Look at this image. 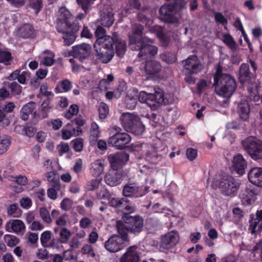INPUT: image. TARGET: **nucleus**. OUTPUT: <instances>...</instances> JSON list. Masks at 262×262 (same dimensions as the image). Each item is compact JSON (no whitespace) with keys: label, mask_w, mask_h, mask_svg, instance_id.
<instances>
[{"label":"nucleus","mask_w":262,"mask_h":262,"mask_svg":"<svg viewBox=\"0 0 262 262\" xmlns=\"http://www.w3.org/2000/svg\"><path fill=\"white\" fill-rule=\"evenodd\" d=\"M179 241L178 233L175 231L169 232L161 236L159 243L161 249H168L174 246Z\"/></svg>","instance_id":"2eb2a0df"},{"label":"nucleus","mask_w":262,"mask_h":262,"mask_svg":"<svg viewBox=\"0 0 262 262\" xmlns=\"http://www.w3.org/2000/svg\"><path fill=\"white\" fill-rule=\"evenodd\" d=\"M53 109V105L51 103L49 98L43 101L39 108V116L41 119L47 118L50 112Z\"/></svg>","instance_id":"bb28decb"},{"label":"nucleus","mask_w":262,"mask_h":262,"mask_svg":"<svg viewBox=\"0 0 262 262\" xmlns=\"http://www.w3.org/2000/svg\"><path fill=\"white\" fill-rule=\"evenodd\" d=\"M184 63V69L188 74H196L202 69V64L196 55L188 57Z\"/></svg>","instance_id":"dca6fc26"},{"label":"nucleus","mask_w":262,"mask_h":262,"mask_svg":"<svg viewBox=\"0 0 262 262\" xmlns=\"http://www.w3.org/2000/svg\"><path fill=\"white\" fill-rule=\"evenodd\" d=\"M242 145L252 159H262V141L255 137H249L242 141Z\"/></svg>","instance_id":"39448f33"},{"label":"nucleus","mask_w":262,"mask_h":262,"mask_svg":"<svg viewBox=\"0 0 262 262\" xmlns=\"http://www.w3.org/2000/svg\"><path fill=\"white\" fill-rule=\"evenodd\" d=\"M117 231L121 238L125 242L127 240V232H129L128 229V225L126 226L122 221H118L116 223Z\"/></svg>","instance_id":"4c0bfd02"},{"label":"nucleus","mask_w":262,"mask_h":262,"mask_svg":"<svg viewBox=\"0 0 262 262\" xmlns=\"http://www.w3.org/2000/svg\"><path fill=\"white\" fill-rule=\"evenodd\" d=\"M114 38L107 37L96 40L94 45L95 56L99 61L103 63L110 62L114 56Z\"/></svg>","instance_id":"f03ea898"},{"label":"nucleus","mask_w":262,"mask_h":262,"mask_svg":"<svg viewBox=\"0 0 262 262\" xmlns=\"http://www.w3.org/2000/svg\"><path fill=\"white\" fill-rule=\"evenodd\" d=\"M8 87L14 94L19 95L22 91L21 86L16 82L9 83Z\"/></svg>","instance_id":"052dcab7"},{"label":"nucleus","mask_w":262,"mask_h":262,"mask_svg":"<svg viewBox=\"0 0 262 262\" xmlns=\"http://www.w3.org/2000/svg\"><path fill=\"white\" fill-rule=\"evenodd\" d=\"M5 228L7 231L17 234L23 233L26 229L24 222L19 220H9L6 224Z\"/></svg>","instance_id":"aec40b11"},{"label":"nucleus","mask_w":262,"mask_h":262,"mask_svg":"<svg viewBox=\"0 0 262 262\" xmlns=\"http://www.w3.org/2000/svg\"><path fill=\"white\" fill-rule=\"evenodd\" d=\"M106 31L104 29H103L101 26H98L95 31V35L97 37V39L96 40H98L99 39H107V37H112L110 35H105Z\"/></svg>","instance_id":"6e6d98bb"},{"label":"nucleus","mask_w":262,"mask_h":262,"mask_svg":"<svg viewBox=\"0 0 262 262\" xmlns=\"http://www.w3.org/2000/svg\"><path fill=\"white\" fill-rule=\"evenodd\" d=\"M148 190V186H145L143 189L136 183H129L124 186L123 194L126 197H141L145 195Z\"/></svg>","instance_id":"1a4fd4ad"},{"label":"nucleus","mask_w":262,"mask_h":262,"mask_svg":"<svg viewBox=\"0 0 262 262\" xmlns=\"http://www.w3.org/2000/svg\"><path fill=\"white\" fill-rule=\"evenodd\" d=\"M174 7L172 5H163L159 10L162 18L165 21L178 24L179 19L174 16Z\"/></svg>","instance_id":"f3484780"},{"label":"nucleus","mask_w":262,"mask_h":262,"mask_svg":"<svg viewBox=\"0 0 262 262\" xmlns=\"http://www.w3.org/2000/svg\"><path fill=\"white\" fill-rule=\"evenodd\" d=\"M117 209L125 214H127L134 212L136 208L127 199L122 198L120 199Z\"/></svg>","instance_id":"c85d7f7f"},{"label":"nucleus","mask_w":262,"mask_h":262,"mask_svg":"<svg viewBox=\"0 0 262 262\" xmlns=\"http://www.w3.org/2000/svg\"><path fill=\"white\" fill-rule=\"evenodd\" d=\"M72 235L70 230L65 227L61 228L59 232L60 242L62 244L67 243Z\"/></svg>","instance_id":"a18cd8bd"},{"label":"nucleus","mask_w":262,"mask_h":262,"mask_svg":"<svg viewBox=\"0 0 262 262\" xmlns=\"http://www.w3.org/2000/svg\"><path fill=\"white\" fill-rule=\"evenodd\" d=\"M120 120L122 125L127 132H130L136 135L142 134L144 130V126L138 116L130 113H124Z\"/></svg>","instance_id":"20e7f679"},{"label":"nucleus","mask_w":262,"mask_h":262,"mask_svg":"<svg viewBox=\"0 0 262 262\" xmlns=\"http://www.w3.org/2000/svg\"><path fill=\"white\" fill-rule=\"evenodd\" d=\"M106 161L103 159L94 161L90 166V172L93 177H100L104 171Z\"/></svg>","instance_id":"4be33fe9"},{"label":"nucleus","mask_w":262,"mask_h":262,"mask_svg":"<svg viewBox=\"0 0 262 262\" xmlns=\"http://www.w3.org/2000/svg\"><path fill=\"white\" fill-rule=\"evenodd\" d=\"M54 54L50 51H45L40 58V63L46 66H52L54 62Z\"/></svg>","instance_id":"e433bc0d"},{"label":"nucleus","mask_w":262,"mask_h":262,"mask_svg":"<svg viewBox=\"0 0 262 262\" xmlns=\"http://www.w3.org/2000/svg\"><path fill=\"white\" fill-rule=\"evenodd\" d=\"M219 187L222 193L226 195H231L236 192L239 188V184L233 177L228 176L220 182Z\"/></svg>","instance_id":"ddd939ff"},{"label":"nucleus","mask_w":262,"mask_h":262,"mask_svg":"<svg viewBox=\"0 0 262 262\" xmlns=\"http://www.w3.org/2000/svg\"><path fill=\"white\" fill-rule=\"evenodd\" d=\"M73 205V201L69 198L64 199L60 203V208L64 211L70 210Z\"/></svg>","instance_id":"680f3d73"},{"label":"nucleus","mask_w":262,"mask_h":262,"mask_svg":"<svg viewBox=\"0 0 262 262\" xmlns=\"http://www.w3.org/2000/svg\"><path fill=\"white\" fill-rule=\"evenodd\" d=\"M61 184L52 185V186L47 189L48 197L52 200L57 199V192L60 189Z\"/></svg>","instance_id":"c03bdc74"},{"label":"nucleus","mask_w":262,"mask_h":262,"mask_svg":"<svg viewBox=\"0 0 262 262\" xmlns=\"http://www.w3.org/2000/svg\"><path fill=\"white\" fill-rule=\"evenodd\" d=\"M127 224L129 232L134 234L140 233L143 228V219L139 216H130L127 219Z\"/></svg>","instance_id":"6ab92c4d"},{"label":"nucleus","mask_w":262,"mask_h":262,"mask_svg":"<svg viewBox=\"0 0 262 262\" xmlns=\"http://www.w3.org/2000/svg\"><path fill=\"white\" fill-rule=\"evenodd\" d=\"M73 147L74 150L77 152H80L82 150L83 147V140L82 138H78L72 141Z\"/></svg>","instance_id":"4d7b16f0"},{"label":"nucleus","mask_w":262,"mask_h":262,"mask_svg":"<svg viewBox=\"0 0 262 262\" xmlns=\"http://www.w3.org/2000/svg\"><path fill=\"white\" fill-rule=\"evenodd\" d=\"M17 33L21 37L28 38L34 36V30L31 25L25 24L18 29Z\"/></svg>","instance_id":"473e14b6"},{"label":"nucleus","mask_w":262,"mask_h":262,"mask_svg":"<svg viewBox=\"0 0 262 262\" xmlns=\"http://www.w3.org/2000/svg\"><path fill=\"white\" fill-rule=\"evenodd\" d=\"M9 178L11 181L21 186H25L28 183V179L25 176H18L16 177H10Z\"/></svg>","instance_id":"bf43d9fd"},{"label":"nucleus","mask_w":262,"mask_h":262,"mask_svg":"<svg viewBox=\"0 0 262 262\" xmlns=\"http://www.w3.org/2000/svg\"><path fill=\"white\" fill-rule=\"evenodd\" d=\"M113 38H114V43L116 42V54L118 56L122 57L126 51V43L124 40L118 39L116 35H114Z\"/></svg>","instance_id":"f704fd0d"},{"label":"nucleus","mask_w":262,"mask_h":262,"mask_svg":"<svg viewBox=\"0 0 262 262\" xmlns=\"http://www.w3.org/2000/svg\"><path fill=\"white\" fill-rule=\"evenodd\" d=\"M74 17L71 12L64 7L59 8L57 13L56 29L62 31V28L74 26Z\"/></svg>","instance_id":"0eeeda50"},{"label":"nucleus","mask_w":262,"mask_h":262,"mask_svg":"<svg viewBox=\"0 0 262 262\" xmlns=\"http://www.w3.org/2000/svg\"><path fill=\"white\" fill-rule=\"evenodd\" d=\"M252 77V74L249 70V66L246 63H243L239 69V80L242 82L249 80Z\"/></svg>","instance_id":"72a5a7b5"},{"label":"nucleus","mask_w":262,"mask_h":262,"mask_svg":"<svg viewBox=\"0 0 262 262\" xmlns=\"http://www.w3.org/2000/svg\"><path fill=\"white\" fill-rule=\"evenodd\" d=\"M100 131L97 123L93 122L91 124L90 129V135L89 137L90 142L91 144H95L99 137Z\"/></svg>","instance_id":"c9c22d12"},{"label":"nucleus","mask_w":262,"mask_h":262,"mask_svg":"<svg viewBox=\"0 0 262 262\" xmlns=\"http://www.w3.org/2000/svg\"><path fill=\"white\" fill-rule=\"evenodd\" d=\"M108 114V107L104 103L101 102L99 107V116L100 119H105Z\"/></svg>","instance_id":"5fc2aeb1"},{"label":"nucleus","mask_w":262,"mask_h":262,"mask_svg":"<svg viewBox=\"0 0 262 262\" xmlns=\"http://www.w3.org/2000/svg\"><path fill=\"white\" fill-rule=\"evenodd\" d=\"M39 213L41 219L44 222L47 223H50L52 222L50 213L47 208L45 207L41 208L39 210Z\"/></svg>","instance_id":"13d9d810"},{"label":"nucleus","mask_w":262,"mask_h":262,"mask_svg":"<svg viewBox=\"0 0 262 262\" xmlns=\"http://www.w3.org/2000/svg\"><path fill=\"white\" fill-rule=\"evenodd\" d=\"M249 221V230L251 233L262 230V209L257 210L255 215H251Z\"/></svg>","instance_id":"412c9836"},{"label":"nucleus","mask_w":262,"mask_h":262,"mask_svg":"<svg viewBox=\"0 0 262 262\" xmlns=\"http://www.w3.org/2000/svg\"><path fill=\"white\" fill-rule=\"evenodd\" d=\"M11 60V54L9 52L0 50V62L9 65Z\"/></svg>","instance_id":"3c124183"},{"label":"nucleus","mask_w":262,"mask_h":262,"mask_svg":"<svg viewBox=\"0 0 262 262\" xmlns=\"http://www.w3.org/2000/svg\"><path fill=\"white\" fill-rule=\"evenodd\" d=\"M161 70V64L155 60L147 61L144 67L145 72L148 75L156 74L158 73Z\"/></svg>","instance_id":"7c9ffc66"},{"label":"nucleus","mask_w":262,"mask_h":262,"mask_svg":"<svg viewBox=\"0 0 262 262\" xmlns=\"http://www.w3.org/2000/svg\"><path fill=\"white\" fill-rule=\"evenodd\" d=\"M31 77V73L29 72L23 71L21 73L20 70H16L12 72L8 77L9 80L17 79L21 84H26L27 79Z\"/></svg>","instance_id":"a878e982"},{"label":"nucleus","mask_w":262,"mask_h":262,"mask_svg":"<svg viewBox=\"0 0 262 262\" xmlns=\"http://www.w3.org/2000/svg\"><path fill=\"white\" fill-rule=\"evenodd\" d=\"M248 179L252 184L262 187V168L253 167L248 173Z\"/></svg>","instance_id":"5701e85b"},{"label":"nucleus","mask_w":262,"mask_h":262,"mask_svg":"<svg viewBox=\"0 0 262 262\" xmlns=\"http://www.w3.org/2000/svg\"><path fill=\"white\" fill-rule=\"evenodd\" d=\"M78 111V106L76 104H72L69 110L64 113L63 116L65 118L70 119L73 116L77 114Z\"/></svg>","instance_id":"603ef678"},{"label":"nucleus","mask_w":262,"mask_h":262,"mask_svg":"<svg viewBox=\"0 0 262 262\" xmlns=\"http://www.w3.org/2000/svg\"><path fill=\"white\" fill-rule=\"evenodd\" d=\"M162 60L165 62L170 64L176 61V56L174 53H166L161 55Z\"/></svg>","instance_id":"864d4df0"},{"label":"nucleus","mask_w":262,"mask_h":262,"mask_svg":"<svg viewBox=\"0 0 262 262\" xmlns=\"http://www.w3.org/2000/svg\"><path fill=\"white\" fill-rule=\"evenodd\" d=\"M4 241L9 247H14L19 242V239L14 235L6 234L4 236Z\"/></svg>","instance_id":"de8ad7c7"},{"label":"nucleus","mask_w":262,"mask_h":262,"mask_svg":"<svg viewBox=\"0 0 262 262\" xmlns=\"http://www.w3.org/2000/svg\"><path fill=\"white\" fill-rule=\"evenodd\" d=\"M256 193L252 189H247L242 195V199L248 204H250L256 199Z\"/></svg>","instance_id":"a19ab883"},{"label":"nucleus","mask_w":262,"mask_h":262,"mask_svg":"<svg viewBox=\"0 0 262 262\" xmlns=\"http://www.w3.org/2000/svg\"><path fill=\"white\" fill-rule=\"evenodd\" d=\"M91 50V47L90 45L82 43L74 46L71 53L75 58H77L82 61L90 55Z\"/></svg>","instance_id":"a211bd4d"},{"label":"nucleus","mask_w":262,"mask_h":262,"mask_svg":"<svg viewBox=\"0 0 262 262\" xmlns=\"http://www.w3.org/2000/svg\"><path fill=\"white\" fill-rule=\"evenodd\" d=\"M151 41H144L141 43V46L138 45V48L132 49L133 50H139L138 55L139 58L142 59L147 60L154 57L158 53V48L157 46L153 45L154 39H151Z\"/></svg>","instance_id":"6e6552de"},{"label":"nucleus","mask_w":262,"mask_h":262,"mask_svg":"<svg viewBox=\"0 0 262 262\" xmlns=\"http://www.w3.org/2000/svg\"><path fill=\"white\" fill-rule=\"evenodd\" d=\"M68 28H62V31H58L62 34V38L64 40V44L67 46H70L72 44L75 39L74 32L77 31L76 26L67 27Z\"/></svg>","instance_id":"b1692460"},{"label":"nucleus","mask_w":262,"mask_h":262,"mask_svg":"<svg viewBox=\"0 0 262 262\" xmlns=\"http://www.w3.org/2000/svg\"><path fill=\"white\" fill-rule=\"evenodd\" d=\"M237 111L241 118L247 120L249 118L250 106L248 102L242 100L238 104Z\"/></svg>","instance_id":"cd10ccee"},{"label":"nucleus","mask_w":262,"mask_h":262,"mask_svg":"<svg viewBox=\"0 0 262 262\" xmlns=\"http://www.w3.org/2000/svg\"><path fill=\"white\" fill-rule=\"evenodd\" d=\"M99 234L96 231V228L93 230L88 235V244H95L98 241Z\"/></svg>","instance_id":"e2e57ef3"},{"label":"nucleus","mask_w":262,"mask_h":262,"mask_svg":"<svg viewBox=\"0 0 262 262\" xmlns=\"http://www.w3.org/2000/svg\"><path fill=\"white\" fill-rule=\"evenodd\" d=\"M138 99L140 102L146 104L154 110L157 108L158 104H166L167 102L163 90L159 88L155 89L154 94L140 92Z\"/></svg>","instance_id":"7ed1b4c3"},{"label":"nucleus","mask_w":262,"mask_h":262,"mask_svg":"<svg viewBox=\"0 0 262 262\" xmlns=\"http://www.w3.org/2000/svg\"><path fill=\"white\" fill-rule=\"evenodd\" d=\"M51 238V232L47 230L43 232L40 236V241L43 245L47 244Z\"/></svg>","instance_id":"774afa93"},{"label":"nucleus","mask_w":262,"mask_h":262,"mask_svg":"<svg viewBox=\"0 0 262 262\" xmlns=\"http://www.w3.org/2000/svg\"><path fill=\"white\" fill-rule=\"evenodd\" d=\"M142 249L137 246L127 248L125 252L120 257V262H140Z\"/></svg>","instance_id":"9d476101"},{"label":"nucleus","mask_w":262,"mask_h":262,"mask_svg":"<svg viewBox=\"0 0 262 262\" xmlns=\"http://www.w3.org/2000/svg\"><path fill=\"white\" fill-rule=\"evenodd\" d=\"M101 182L100 179H95L89 181L85 186L88 191H94L97 189Z\"/></svg>","instance_id":"8fccbe9b"},{"label":"nucleus","mask_w":262,"mask_h":262,"mask_svg":"<svg viewBox=\"0 0 262 262\" xmlns=\"http://www.w3.org/2000/svg\"><path fill=\"white\" fill-rule=\"evenodd\" d=\"M111 167L115 170L123 167L129 159L127 154L122 151L111 154L108 156Z\"/></svg>","instance_id":"f8f14e48"},{"label":"nucleus","mask_w":262,"mask_h":262,"mask_svg":"<svg viewBox=\"0 0 262 262\" xmlns=\"http://www.w3.org/2000/svg\"><path fill=\"white\" fill-rule=\"evenodd\" d=\"M20 204L22 208L24 209H29L32 206V202L30 198L28 197H24L20 200Z\"/></svg>","instance_id":"69168bd1"},{"label":"nucleus","mask_w":262,"mask_h":262,"mask_svg":"<svg viewBox=\"0 0 262 262\" xmlns=\"http://www.w3.org/2000/svg\"><path fill=\"white\" fill-rule=\"evenodd\" d=\"M224 42L233 51L237 49V44L232 37L229 34H225L223 38Z\"/></svg>","instance_id":"49530a36"},{"label":"nucleus","mask_w":262,"mask_h":262,"mask_svg":"<svg viewBox=\"0 0 262 262\" xmlns=\"http://www.w3.org/2000/svg\"><path fill=\"white\" fill-rule=\"evenodd\" d=\"M10 143V141L8 139H3L0 141V155H2L6 152Z\"/></svg>","instance_id":"0e129e2a"},{"label":"nucleus","mask_w":262,"mask_h":262,"mask_svg":"<svg viewBox=\"0 0 262 262\" xmlns=\"http://www.w3.org/2000/svg\"><path fill=\"white\" fill-rule=\"evenodd\" d=\"M83 167V161L81 159L78 158L76 160L75 164L73 166V170L76 173H80Z\"/></svg>","instance_id":"338daca9"},{"label":"nucleus","mask_w":262,"mask_h":262,"mask_svg":"<svg viewBox=\"0 0 262 262\" xmlns=\"http://www.w3.org/2000/svg\"><path fill=\"white\" fill-rule=\"evenodd\" d=\"M131 140L129 135L126 133H116L109 138L108 144L117 149H122Z\"/></svg>","instance_id":"9b49d317"},{"label":"nucleus","mask_w":262,"mask_h":262,"mask_svg":"<svg viewBox=\"0 0 262 262\" xmlns=\"http://www.w3.org/2000/svg\"><path fill=\"white\" fill-rule=\"evenodd\" d=\"M80 252L82 255H86L88 257L94 258L96 256L95 251L92 244H85L81 249Z\"/></svg>","instance_id":"37998d69"},{"label":"nucleus","mask_w":262,"mask_h":262,"mask_svg":"<svg viewBox=\"0 0 262 262\" xmlns=\"http://www.w3.org/2000/svg\"><path fill=\"white\" fill-rule=\"evenodd\" d=\"M45 181L52 183V185L60 184L59 179L57 176V172L55 170H51L45 174Z\"/></svg>","instance_id":"ea45409f"},{"label":"nucleus","mask_w":262,"mask_h":262,"mask_svg":"<svg viewBox=\"0 0 262 262\" xmlns=\"http://www.w3.org/2000/svg\"><path fill=\"white\" fill-rule=\"evenodd\" d=\"M247 162L243 156L238 154L235 156L233 160V166L236 172L239 174H243L247 167Z\"/></svg>","instance_id":"393cba45"},{"label":"nucleus","mask_w":262,"mask_h":262,"mask_svg":"<svg viewBox=\"0 0 262 262\" xmlns=\"http://www.w3.org/2000/svg\"><path fill=\"white\" fill-rule=\"evenodd\" d=\"M36 107V104L33 102H30L25 104L20 111L21 118L24 120H27L29 115L33 113V116L36 115V112L34 111Z\"/></svg>","instance_id":"c756f323"},{"label":"nucleus","mask_w":262,"mask_h":262,"mask_svg":"<svg viewBox=\"0 0 262 262\" xmlns=\"http://www.w3.org/2000/svg\"><path fill=\"white\" fill-rule=\"evenodd\" d=\"M143 26L140 24H136L132 26V33L129 34V45L131 49H136L138 45L144 41H151L150 38L146 36H143Z\"/></svg>","instance_id":"423d86ee"},{"label":"nucleus","mask_w":262,"mask_h":262,"mask_svg":"<svg viewBox=\"0 0 262 262\" xmlns=\"http://www.w3.org/2000/svg\"><path fill=\"white\" fill-rule=\"evenodd\" d=\"M104 181L107 185L111 186H115L121 182V177L117 172H109L105 175Z\"/></svg>","instance_id":"2f4dec72"},{"label":"nucleus","mask_w":262,"mask_h":262,"mask_svg":"<svg viewBox=\"0 0 262 262\" xmlns=\"http://www.w3.org/2000/svg\"><path fill=\"white\" fill-rule=\"evenodd\" d=\"M124 247L123 239L117 235H112L104 243L105 249L112 253L117 252L121 250Z\"/></svg>","instance_id":"4468645a"},{"label":"nucleus","mask_w":262,"mask_h":262,"mask_svg":"<svg viewBox=\"0 0 262 262\" xmlns=\"http://www.w3.org/2000/svg\"><path fill=\"white\" fill-rule=\"evenodd\" d=\"M28 6L33 9L35 12L38 13L42 7V0H29Z\"/></svg>","instance_id":"09e8293b"},{"label":"nucleus","mask_w":262,"mask_h":262,"mask_svg":"<svg viewBox=\"0 0 262 262\" xmlns=\"http://www.w3.org/2000/svg\"><path fill=\"white\" fill-rule=\"evenodd\" d=\"M152 32H156L157 36L159 38L162 45L166 47L169 42V38L163 33L162 29L159 26H155L150 30Z\"/></svg>","instance_id":"58836bf2"},{"label":"nucleus","mask_w":262,"mask_h":262,"mask_svg":"<svg viewBox=\"0 0 262 262\" xmlns=\"http://www.w3.org/2000/svg\"><path fill=\"white\" fill-rule=\"evenodd\" d=\"M214 85L216 94L226 98L231 97L236 88L234 79L228 74L222 73V67L220 65L216 67Z\"/></svg>","instance_id":"f257e3e1"},{"label":"nucleus","mask_w":262,"mask_h":262,"mask_svg":"<svg viewBox=\"0 0 262 262\" xmlns=\"http://www.w3.org/2000/svg\"><path fill=\"white\" fill-rule=\"evenodd\" d=\"M113 14L112 12H108L106 14L104 13L100 18L101 24L106 27H109L112 25L114 23Z\"/></svg>","instance_id":"79ce46f5"}]
</instances>
